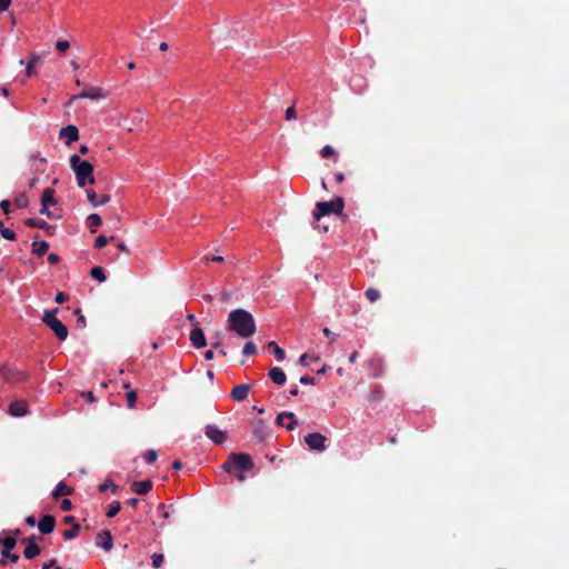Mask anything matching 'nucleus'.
Returning a JSON list of instances; mask_svg holds the SVG:
<instances>
[{"label":"nucleus","instance_id":"nucleus-7","mask_svg":"<svg viewBox=\"0 0 569 569\" xmlns=\"http://www.w3.org/2000/svg\"><path fill=\"white\" fill-rule=\"evenodd\" d=\"M0 376L4 379L6 382L16 383L22 381L27 378V375L22 371H19L9 366H3L0 368Z\"/></svg>","mask_w":569,"mask_h":569},{"label":"nucleus","instance_id":"nucleus-21","mask_svg":"<svg viewBox=\"0 0 569 569\" xmlns=\"http://www.w3.org/2000/svg\"><path fill=\"white\" fill-rule=\"evenodd\" d=\"M73 492V489L71 487H69L66 482L63 481H60L53 492H52V496L53 498H59V497H62V496H70L72 495Z\"/></svg>","mask_w":569,"mask_h":569},{"label":"nucleus","instance_id":"nucleus-48","mask_svg":"<svg viewBox=\"0 0 569 569\" xmlns=\"http://www.w3.org/2000/svg\"><path fill=\"white\" fill-rule=\"evenodd\" d=\"M286 118H287V120H292V119L297 118V112H296V109L293 106L289 107L286 110Z\"/></svg>","mask_w":569,"mask_h":569},{"label":"nucleus","instance_id":"nucleus-24","mask_svg":"<svg viewBox=\"0 0 569 569\" xmlns=\"http://www.w3.org/2000/svg\"><path fill=\"white\" fill-rule=\"evenodd\" d=\"M36 239H38V234L36 236ZM49 249V243L47 241H40L38 242L34 240L32 242V252L38 256H43Z\"/></svg>","mask_w":569,"mask_h":569},{"label":"nucleus","instance_id":"nucleus-13","mask_svg":"<svg viewBox=\"0 0 569 569\" xmlns=\"http://www.w3.org/2000/svg\"><path fill=\"white\" fill-rule=\"evenodd\" d=\"M56 526V519L51 515L43 516L38 522V528L41 533L49 535L53 531Z\"/></svg>","mask_w":569,"mask_h":569},{"label":"nucleus","instance_id":"nucleus-18","mask_svg":"<svg viewBox=\"0 0 569 569\" xmlns=\"http://www.w3.org/2000/svg\"><path fill=\"white\" fill-rule=\"evenodd\" d=\"M289 419L288 423H286L284 428L289 431H292L296 426L298 425V421L295 417L293 412H281L276 418V423H280V420Z\"/></svg>","mask_w":569,"mask_h":569},{"label":"nucleus","instance_id":"nucleus-61","mask_svg":"<svg viewBox=\"0 0 569 569\" xmlns=\"http://www.w3.org/2000/svg\"><path fill=\"white\" fill-rule=\"evenodd\" d=\"M63 522H64V523H70V525H72V526H73V522H76V519H74V517H72V516H66V517L63 518Z\"/></svg>","mask_w":569,"mask_h":569},{"label":"nucleus","instance_id":"nucleus-17","mask_svg":"<svg viewBox=\"0 0 569 569\" xmlns=\"http://www.w3.org/2000/svg\"><path fill=\"white\" fill-rule=\"evenodd\" d=\"M250 387L248 385H238L231 391V398L234 401H243L248 397Z\"/></svg>","mask_w":569,"mask_h":569},{"label":"nucleus","instance_id":"nucleus-4","mask_svg":"<svg viewBox=\"0 0 569 569\" xmlns=\"http://www.w3.org/2000/svg\"><path fill=\"white\" fill-rule=\"evenodd\" d=\"M343 208V199L341 197H336L333 200L330 201L317 202L316 210L313 211L312 216L315 220L319 221L322 217L329 213L341 214Z\"/></svg>","mask_w":569,"mask_h":569},{"label":"nucleus","instance_id":"nucleus-30","mask_svg":"<svg viewBox=\"0 0 569 569\" xmlns=\"http://www.w3.org/2000/svg\"><path fill=\"white\" fill-rule=\"evenodd\" d=\"M90 274L93 279L98 280L99 282L106 281V274L101 267H93L90 271Z\"/></svg>","mask_w":569,"mask_h":569},{"label":"nucleus","instance_id":"nucleus-32","mask_svg":"<svg viewBox=\"0 0 569 569\" xmlns=\"http://www.w3.org/2000/svg\"><path fill=\"white\" fill-rule=\"evenodd\" d=\"M214 341L211 343V348L214 349V350H219V353L222 355V356H227V351L223 350V349H220L221 347V341H222V333L221 332H217L216 333V337H214Z\"/></svg>","mask_w":569,"mask_h":569},{"label":"nucleus","instance_id":"nucleus-6","mask_svg":"<svg viewBox=\"0 0 569 569\" xmlns=\"http://www.w3.org/2000/svg\"><path fill=\"white\" fill-rule=\"evenodd\" d=\"M327 437L319 432H311L305 437V442L311 450L325 451Z\"/></svg>","mask_w":569,"mask_h":569},{"label":"nucleus","instance_id":"nucleus-3","mask_svg":"<svg viewBox=\"0 0 569 569\" xmlns=\"http://www.w3.org/2000/svg\"><path fill=\"white\" fill-rule=\"evenodd\" d=\"M253 468V461L248 453H231L222 465V469L231 473L233 470L240 472L250 471Z\"/></svg>","mask_w":569,"mask_h":569},{"label":"nucleus","instance_id":"nucleus-9","mask_svg":"<svg viewBox=\"0 0 569 569\" xmlns=\"http://www.w3.org/2000/svg\"><path fill=\"white\" fill-rule=\"evenodd\" d=\"M191 345L196 349H201L207 346V340L203 330L199 327V325H196L189 336Z\"/></svg>","mask_w":569,"mask_h":569},{"label":"nucleus","instance_id":"nucleus-8","mask_svg":"<svg viewBox=\"0 0 569 569\" xmlns=\"http://www.w3.org/2000/svg\"><path fill=\"white\" fill-rule=\"evenodd\" d=\"M204 435L214 443L222 445L227 440V432L220 430L216 425H208Z\"/></svg>","mask_w":569,"mask_h":569},{"label":"nucleus","instance_id":"nucleus-44","mask_svg":"<svg viewBox=\"0 0 569 569\" xmlns=\"http://www.w3.org/2000/svg\"><path fill=\"white\" fill-rule=\"evenodd\" d=\"M38 60H39V58H38V57H32V58L29 60V62H28V64H27V74H28V77H31V76H32V73H33V67H34V64L37 63V61H38Z\"/></svg>","mask_w":569,"mask_h":569},{"label":"nucleus","instance_id":"nucleus-38","mask_svg":"<svg viewBox=\"0 0 569 569\" xmlns=\"http://www.w3.org/2000/svg\"><path fill=\"white\" fill-rule=\"evenodd\" d=\"M370 302H376L380 298V291L375 288H369L365 292Z\"/></svg>","mask_w":569,"mask_h":569},{"label":"nucleus","instance_id":"nucleus-34","mask_svg":"<svg viewBox=\"0 0 569 569\" xmlns=\"http://www.w3.org/2000/svg\"><path fill=\"white\" fill-rule=\"evenodd\" d=\"M258 351L257 346L253 343V341H248L244 343L242 353L244 356H253Z\"/></svg>","mask_w":569,"mask_h":569},{"label":"nucleus","instance_id":"nucleus-35","mask_svg":"<svg viewBox=\"0 0 569 569\" xmlns=\"http://www.w3.org/2000/svg\"><path fill=\"white\" fill-rule=\"evenodd\" d=\"M109 488L112 490L113 493H117L119 490V487L114 485L111 480H106L103 483L99 486V491L104 492Z\"/></svg>","mask_w":569,"mask_h":569},{"label":"nucleus","instance_id":"nucleus-5","mask_svg":"<svg viewBox=\"0 0 569 569\" xmlns=\"http://www.w3.org/2000/svg\"><path fill=\"white\" fill-rule=\"evenodd\" d=\"M58 309L46 311L42 321L54 332L60 341L68 337V328L56 317Z\"/></svg>","mask_w":569,"mask_h":569},{"label":"nucleus","instance_id":"nucleus-2","mask_svg":"<svg viewBox=\"0 0 569 569\" xmlns=\"http://www.w3.org/2000/svg\"><path fill=\"white\" fill-rule=\"evenodd\" d=\"M70 167L74 171L79 187H84L87 183H94L93 166L89 161L81 160L78 154H72L70 157Z\"/></svg>","mask_w":569,"mask_h":569},{"label":"nucleus","instance_id":"nucleus-22","mask_svg":"<svg viewBox=\"0 0 569 569\" xmlns=\"http://www.w3.org/2000/svg\"><path fill=\"white\" fill-rule=\"evenodd\" d=\"M54 190L52 188H46L42 191L41 196V204L43 206H54L57 203L54 198Z\"/></svg>","mask_w":569,"mask_h":569},{"label":"nucleus","instance_id":"nucleus-16","mask_svg":"<svg viewBox=\"0 0 569 569\" xmlns=\"http://www.w3.org/2000/svg\"><path fill=\"white\" fill-rule=\"evenodd\" d=\"M9 413L13 417H22L27 413V403L23 400H16L9 406Z\"/></svg>","mask_w":569,"mask_h":569},{"label":"nucleus","instance_id":"nucleus-29","mask_svg":"<svg viewBox=\"0 0 569 569\" xmlns=\"http://www.w3.org/2000/svg\"><path fill=\"white\" fill-rule=\"evenodd\" d=\"M0 545L2 546V550H12L17 545V539L16 537L1 538Z\"/></svg>","mask_w":569,"mask_h":569},{"label":"nucleus","instance_id":"nucleus-51","mask_svg":"<svg viewBox=\"0 0 569 569\" xmlns=\"http://www.w3.org/2000/svg\"><path fill=\"white\" fill-rule=\"evenodd\" d=\"M59 261H60V257L58 254H56V253L48 254V262L50 264H57V263H59Z\"/></svg>","mask_w":569,"mask_h":569},{"label":"nucleus","instance_id":"nucleus-63","mask_svg":"<svg viewBox=\"0 0 569 569\" xmlns=\"http://www.w3.org/2000/svg\"><path fill=\"white\" fill-rule=\"evenodd\" d=\"M182 468V462L180 460H174L172 463V469L180 470Z\"/></svg>","mask_w":569,"mask_h":569},{"label":"nucleus","instance_id":"nucleus-55","mask_svg":"<svg viewBox=\"0 0 569 569\" xmlns=\"http://www.w3.org/2000/svg\"><path fill=\"white\" fill-rule=\"evenodd\" d=\"M308 359H309V356L307 353H303L299 358V363L303 367H307L309 365Z\"/></svg>","mask_w":569,"mask_h":569},{"label":"nucleus","instance_id":"nucleus-12","mask_svg":"<svg viewBox=\"0 0 569 569\" xmlns=\"http://www.w3.org/2000/svg\"><path fill=\"white\" fill-rule=\"evenodd\" d=\"M59 136L67 139V144H71L79 139V130L76 126L69 124L60 130Z\"/></svg>","mask_w":569,"mask_h":569},{"label":"nucleus","instance_id":"nucleus-31","mask_svg":"<svg viewBox=\"0 0 569 569\" xmlns=\"http://www.w3.org/2000/svg\"><path fill=\"white\" fill-rule=\"evenodd\" d=\"M0 233L4 239L10 241H14L17 239L16 232L6 228L2 222H0Z\"/></svg>","mask_w":569,"mask_h":569},{"label":"nucleus","instance_id":"nucleus-41","mask_svg":"<svg viewBox=\"0 0 569 569\" xmlns=\"http://www.w3.org/2000/svg\"><path fill=\"white\" fill-rule=\"evenodd\" d=\"M87 198L91 202L93 207H99V201L97 199V193L93 190H87Z\"/></svg>","mask_w":569,"mask_h":569},{"label":"nucleus","instance_id":"nucleus-36","mask_svg":"<svg viewBox=\"0 0 569 569\" xmlns=\"http://www.w3.org/2000/svg\"><path fill=\"white\" fill-rule=\"evenodd\" d=\"M157 458L158 452L154 449H148L143 455V459L148 465H152Z\"/></svg>","mask_w":569,"mask_h":569},{"label":"nucleus","instance_id":"nucleus-27","mask_svg":"<svg viewBox=\"0 0 569 569\" xmlns=\"http://www.w3.org/2000/svg\"><path fill=\"white\" fill-rule=\"evenodd\" d=\"M6 559H9L11 562L16 563L19 560V555L12 553L11 550H1L0 565L4 566Z\"/></svg>","mask_w":569,"mask_h":569},{"label":"nucleus","instance_id":"nucleus-25","mask_svg":"<svg viewBox=\"0 0 569 569\" xmlns=\"http://www.w3.org/2000/svg\"><path fill=\"white\" fill-rule=\"evenodd\" d=\"M87 220L91 233L97 232V228L102 223L101 217L98 213H91Z\"/></svg>","mask_w":569,"mask_h":569},{"label":"nucleus","instance_id":"nucleus-57","mask_svg":"<svg viewBox=\"0 0 569 569\" xmlns=\"http://www.w3.org/2000/svg\"><path fill=\"white\" fill-rule=\"evenodd\" d=\"M83 397H86V399L89 401V402H93L94 401V396H93V392L92 391H88V392H83L82 393Z\"/></svg>","mask_w":569,"mask_h":569},{"label":"nucleus","instance_id":"nucleus-56","mask_svg":"<svg viewBox=\"0 0 569 569\" xmlns=\"http://www.w3.org/2000/svg\"><path fill=\"white\" fill-rule=\"evenodd\" d=\"M214 349H210L208 351L204 352V359L207 361H210L214 358V352H213Z\"/></svg>","mask_w":569,"mask_h":569},{"label":"nucleus","instance_id":"nucleus-50","mask_svg":"<svg viewBox=\"0 0 569 569\" xmlns=\"http://www.w3.org/2000/svg\"><path fill=\"white\" fill-rule=\"evenodd\" d=\"M10 207H11V203H10V201H9V200H2V201L0 202V208H1V210H2L6 214H8V213L10 212Z\"/></svg>","mask_w":569,"mask_h":569},{"label":"nucleus","instance_id":"nucleus-43","mask_svg":"<svg viewBox=\"0 0 569 569\" xmlns=\"http://www.w3.org/2000/svg\"><path fill=\"white\" fill-rule=\"evenodd\" d=\"M69 47H70V43H69V41H67V40H59V41H57V43H56V48H57V50H58V51H60V52H64L66 50H68V49H69Z\"/></svg>","mask_w":569,"mask_h":569},{"label":"nucleus","instance_id":"nucleus-39","mask_svg":"<svg viewBox=\"0 0 569 569\" xmlns=\"http://www.w3.org/2000/svg\"><path fill=\"white\" fill-rule=\"evenodd\" d=\"M151 560H152V567L158 569V568H160L162 566L164 557H163L162 553H157L156 552V553H153L151 556Z\"/></svg>","mask_w":569,"mask_h":569},{"label":"nucleus","instance_id":"nucleus-19","mask_svg":"<svg viewBox=\"0 0 569 569\" xmlns=\"http://www.w3.org/2000/svg\"><path fill=\"white\" fill-rule=\"evenodd\" d=\"M137 495H147L152 489L151 480L134 481L131 486Z\"/></svg>","mask_w":569,"mask_h":569},{"label":"nucleus","instance_id":"nucleus-14","mask_svg":"<svg viewBox=\"0 0 569 569\" xmlns=\"http://www.w3.org/2000/svg\"><path fill=\"white\" fill-rule=\"evenodd\" d=\"M36 537H31L28 539H23V542H28V546L26 547L23 555L27 559H33L40 553V547L34 542Z\"/></svg>","mask_w":569,"mask_h":569},{"label":"nucleus","instance_id":"nucleus-23","mask_svg":"<svg viewBox=\"0 0 569 569\" xmlns=\"http://www.w3.org/2000/svg\"><path fill=\"white\" fill-rule=\"evenodd\" d=\"M123 389H127L126 398H127V405L129 408H134L137 402V391L130 389V382H123L122 385Z\"/></svg>","mask_w":569,"mask_h":569},{"label":"nucleus","instance_id":"nucleus-26","mask_svg":"<svg viewBox=\"0 0 569 569\" xmlns=\"http://www.w3.org/2000/svg\"><path fill=\"white\" fill-rule=\"evenodd\" d=\"M268 349L273 352V355L277 357L279 361H283L286 359V352L282 348H280L277 342L270 341L268 343Z\"/></svg>","mask_w":569,"mask_h":569},{"label":"nucleus","instance_id":"nucleus-52","mask_svg":"<svg viewBox=\"0 0 569 569\" xmlns=\"http://www.w3.org/2000/svg\"><path fill=\"white\" fill-rule=\"evenodd\" d=\"M300 382L302 385H313L316 382L315 378L313 377H309V376H302L300 378Z\"/></svg>","mask_w":569,"mask_h":569},{"label":"nucleus","instance_id":"nucleus-42","mask_svg":"<svg viewBox=\"0 0 569 569\" xmlns=\"http://www.w3.org/2000/svg\"><path fill=\"white\" fill-rule=\"evenodd\" d=\"M108 243V238L106 236H98L94 241V247L98 249L103 248Z\"/></svg>","mask_w":569,"mask_h":569},{"label":"nucleus","instance_id":"nucleus-1","mask_svg":"<svg viewBox=\"0 0 569 569\" xmlns=\"http://www.w3.org/2000/svg\"><path fill=\"white\" fill-rule=\"evenodd\" d=\"M227 329L238 335V337L247 339L252 337L256 331V322L253 316L244 309L232 310L227 320Z\"/></svg>","mask_w":569,"mask_h":569},{"label":"nucleus","instance_id":"nucleus-58","mask_svg":"<svg viewBox=\"0 0 569 569\" xmlns=\"http://www.w3.org/2000/svg\"><path fill=\"white\" fill-rule=\"evenodd\" d=\"M98 201H99V202H98V203H99V206L106 204V203H108V202L110 201V196H109V194H103V196L101 197V199H100V200H98Z\"/></svg>","mask_w":569,"mask_h":569},{"label":"nucleus","instance_id":"nucleus-11","mask_svg":"<svg viewBox=\"0 0 569 569\" xmlns=\"http://www.w3.org/2000/svg\"><path fill=\"white\" fill-rule=\"evenodd\" d=\"M96 545L106 551L111 550L113 546V539L110 531L103 530L98 532L96 537Z\"/></svg>","mask_w":569,"mask_h":569},{"label":"nucleus","instance_id":"nucleus-47","mask_svg":"<svg viewBox=\"0 0 569 569\" xmlns=\"http://www.w3.org/2000/svg\"><path fill=\"white\" fill-rule=\"evenodd\" d=\"M382 397V391L379 388H376L371 391L369 399L371 401L379 400Z\"/></svg>","mask_w":569,"mask_h":569},{"label":"nucleus","instance_id":"nucleus-20","mask_svg":"<svg viewBox=\"0 0 569 569\" xmlns=\"http://www.w3.org/2000/svg\"><path fill=\"white\" fill-rule=\"evenodd\" d=\"M269 377L276 385H283L287 380L284 371L279 367H273L269 370Z\"/></svg>","mask_w":569,"mask_h":569},{"label":"nucleus","instance_id":"nucleus-37","mask_svg":"<svg viewBox=\"0 0 569 569\" xmlns=\"http://www.w3.org/2000/svg\"><path fill=\"white\" fill-rule=\"evenodd\" d=\"M121 509V505L119 501H113L112 503H110L109 508H108V511H107V517L108 518H113L114 516H117V513L120 511Z\"/></svg>","mask_w":569,"mask_h":569},{"label":"nucleus","instance_id":"nucleus-28","mask_svg":"<svg viewBox=\"0 0 569 569\" xmlns=\"http://www.w3.org/2000/svg\"><path fill=\"white\" fill-rule=\"evenodd\" d=\"M79 530H80V525L78 522H73V526L70 529L64 530L62 532V536L67 540L73 539L78 536Z\"/></svg>","mask_w":569,"mask_h":569},{"label":"nucleus","instance_id":"nucleus-60","mask_svg":"<svg viewBox=\"0 0 569 569\" xmlns=\"http://www.w3.org/2000/svg\"><path fill=\"white\" fill-rule=\"evenodd\" d=\"M187 319L192 323V326L194 327L196 325H199L197 321H196V316L193 313H188L187 315Z\"/></svg>","mask_w":569,"mask_h":569},{"label":"nucleus","instance_id":"nucleus-62","mask_svg":"<svg viewBox=\"0 0 569 569\" xmlns=\"http://www.w3.org/2000/svg\"><path fill=\"white\" fill-rule=\"evenodd\" d=\"M56 563H57V560L56 559H51L48 563H44L42 566V569H50V567L56 566Z\"/></svg>","mask_w":569,"mask_h":569},{"label":"nucleus","instance_id":"nucleus-64","mask_svg":"<svg viewBox=\"0 0 569 569\" xmlns=\"http://www.w3.org/2000/svg\"><path fill=\"white\" fill-rule=\"evenodd\" d=\"M138 502H139V499H137V498H131V499H129V500L127 501V503H128L129 506H131L132 508H136V507H137V505H138Z\"/></svg>","mask_w":569,"mask_h":569},{"label":"nucleus","instance_id":"nucleus-59","mask_svg":"<svg viewBox=\"0 0 569 569\" xmlns=\"http://www.w3.org/2000/svg\"><path fill=\"white\" fill-rule=\"evenodd\" d=\"M26 522L30 527H33V526H36V518L33 516H29V517L26 518Z\"/></svg>","mask_w":569,"mask_h":569},{"label":"nucleus","instance_id":"nucleus-40","mask_svg":"<svg viewBox=\"0 0 569 569\" xmlns=\"http://www.w3.org/2000/svg\"><path fill=\"white\" fill-rule=\"evenodd\" d=\"M320 154L322 158H329V157L336 154V151L331 146H325L321 149Z\"/></svg>","mask_w":569,"mask_h":569},{"label":"nucleus","instance_id":"nucleus-33","mask_svg":"<svg viewBox=\"0 0 569 569\" xmlns=\"http://www.w3.org/2000/svg\"><path fill=\"white\" fill-rule=\"evenodd\" d=\"M28 203H29V200L24 193H20L14 198V204L19 209L27 208Z\"/></svg>","mask_w":569,"mask_h":569},{"label":"nucleus","instance_id":"nucleus-54","mask_svg":"<svg viewBox=\"0 0 569 569\" xmlns=\"http://www.w3.org/2000/svg\"><path fill=\"white\" fill-rule=\"evenodd\" d=\"M11 1L12 0H0V11H6L10 7Z\"/></svg>","mask_w":569,"mask_h":569},{"label":"nucleus","instance_id":"nucleus-46","mask_svg":"<svg viewBox=\"0 0 569 569\" xmlns=\"http://www.w3.org/2000/svg\"><path fill=\"white\" fill-rule=\"evenodd\" d=\"M68 300H69V296L67 293H64V292H58L56 295V298H54V301L57 303H63V302H66Z\"/></svg>","mask_w":569,"mask_h":569},{"label":"nucleus","instance_id":"nucleus-49","mask_svg":"<svg viewBox=\"0 0 569 569\" xmlns=\"http://www.w3.org/2000/svg\"><path fill=\"white\" fill-rule=\"evenodd\" d=\"M60 508L63 511H69L72 508V502L69 499H63L60 503Z\"/></svg>","mask_w":569,"mask_h":569},{"label":"nucleus","instance_id":"nucleus-53","mask_svg":"<svg viewBox=\"0 0 569 569\" xmlns=\"http://www.w3.org/2000/svg\"><path fill=\"white\" fill-rule=\"evenodd\" d=\"M48 207L49 206L41 204L40 213L46 214L48 218H54V216L52 214V212L49 210Z\"/></svg>","mask_w":569,"mask_h":569},{"label":"nucleus","instance_id":"nucleus-15","mask_svg":"<svg viewBox=\"0 0 569 569\" xmlns=\"http://www.w3.org/2000/svg\"><path fill=\"white\" fill-rule=\"evenodd\" d=\"M24 224L30 227V228L42 229V230H44L49 234H51L52 230L54 229L53 226L49 224L47 221L41 220V219L37 220V219H33V218H28V219L24 220Z\"/></svg>","mask_w":569,"mask_h":569},{"label":"nucleus","instance_id":"nucleus-45","mask_svg":"<svg viewBox=\"0 0 569 569\" xmlns=\"http://www.w3.org/2000/svg\"><path fill=\"white\" fill-rule=\"evenodd\" d=\"M158 511H159V513L161 515V517L163 519H168L170 517V512L168 511V509H167L164 503H160L158 506Z\"/></svg>","mask_w":569,"mask_h":569},{"label":"nucleus","instance_id":"nucleus-10","mask_svg":"<svg viewBox=\"0 0 569 569\" xmlns=\"http://www.w3.org/2000/svg\"><path fill=\"white\" fill-rule=\"evenodd\" d=\"M104 97H106V93L103 92V90L101 88H89V89H83L80 93L73 96L71 98V101H74L77 99H83V98L97 100V99L104 98Z\"/></svg>","mask_w":569,"mask_h":569}]
</instances>
